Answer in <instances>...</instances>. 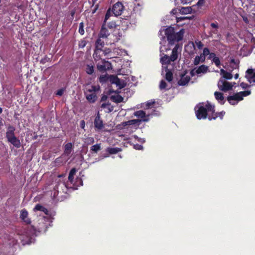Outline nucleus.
Here are the masks:
<instances>
[{
	"instance_id": "1",
	"label": "nucleus",
	"mask_w": 255,
	"mask_h": 255,
	"mask_svg": "<svg viewBox=\"0 0 255 255\" xmlns=\"http://www.w3.org/2000/svg\"><path fill=\"white\" fill-rule=\"evenodd\" d=\"M215 106L207 102L205 106L204 103H200L197 105L195 108L196 116L198 120L208 119L211 112L214 111Z\"/></svg>"
},
{
	"instance_id": "2",
	"label": "nucleus",
	"mask_w": 255,
	"mask_h": 255,
	"mask_svg": "<svg viewBox=\"0 0 255 255\" xmlns=\"http://www.w3.org/2000/svg\"><path fill=\"white\" fill-rule=\"evenodd\" d=\"M206 57L208 59L211 60L215 64H220V63L219 57L216 56L214 53L210 52L208 48H205L203 53L200 56L195 57L194 64H199L200 62H204Z\"/></svg>"
},
{
	"instance_id": "3",
	"label": "nucleus",
	"mask_w": 255,
	"mask_h": 255,
	"mask_svg": "<svg viewBox=\"0 0 255 255\" xmlns=\"http://www.w3.org/2000/svg\"><path fill=\"white\" fill-rule=\"evenodd\" d=\"M165 33L169 43L172 45L175 42H178L182 39L184 30L182 29L179 32L175 33L174 28L169 27L166 29Z\"/></svg>"
},
{
	"instance_id": "4",
	"label": "nucleus",
	"mask_w": 255,
	"mask_h": 255,
	"mask_svg": "<svg viewBox=\"0 0 255 255\" xmlns=\"http://www.w3.org/2000/svg\"><path fill=\"white\" fill-rule=\"evenodd\" d=\"M162 65V74L165 72V78L169 82H171L173 80V75H174L177 80L178 79V74L179 68L177 69L178 66L176 65Z\"/></svg>"
},
{
	"instance_id": "5",
	"label": "nucleus",
	"mask_w": 255,
	"mask_h": 255,
	"mask_svg": "<svg viewBox=\"0 0 255 255\" xmlns=\"http://www.w3.org/2000/svg\"><path fill=\"white\" fill-rule=\"evenodd\" d=\"M181 51L179 45L176 44L172 49L171 55H164L160 58V62L162 64H169L171 62H174L178 58Z\"/></svg>"
},
{
	"instance_id": "6",
	"label": "nucleus",
	"mask_w": 255,
	"mask_h": 255,
	"mask_svg": "<svg viewBox=\"0 0 255 255\" xmlns=\"http://www.w3.org/2000/svg\"><path fill=\"white\" fill-rule=\"evenodd\" d=\"M178 68H179L178 78H180V79L177 82L178 85H187L191 79L190 76L187 75L188 73L187 70H181V69L183 68L182 66L180 67V65H178Z\"/></svg>"
},
{
	"instance_id": "7",
	"label": "nucleus",
	"mask_w": 255,
	"mask_h": 255,
	"mask_svg": "<svg viewBox=\"0 0 255 255\" xmlns=\"http://www.w3.org/2000/svg\"><path fill=\"white\" fill-rule=\"evenodd\" d=\"M224 68L226 70L221 69V73L224 79L229 80L233 77V74H234L233 71H238L239 65H225Z\"/></svg>"
},
{
	"instance_id": "8",
	"label": "nucleus",
	"mask_w": 255,
	"mask_h": 255,
	"mask_svg": "<svg viewBox=\"0 0 255 255\" xmlns=\"http://www.w3.org/2000/svg\"><path fill=\"white\" fill-rule=\"evenodd\" d=\"M134 116L140 118V119H135L136 120H139V124L141 122H147L150 120V117L153 115V114H146L145 112L142 110L137 111L133 114Z\"/></svg>"
},
{
	"instance_id": "9",
	"label": "nucleus",
	"mask_w": 255,
	"mask_h": 255,
	"mask_svg": "<svg viewBox=\"0 0 255 255\" xmlns=\"http://www.w3.org/2000/svg\"><path fill=\"white\" fill-rule=\"evenodd\" d=\"M218 86L220 90L224 92L232 90L233 88V85L231 83L222 78H221L218 81Z\"/></svg>"
},
{
	"instance_id": "10",
	"label": "nucleus",
	"mask_w": 255,
	"mask_h": 255,
	"mask_svg": "<svg viewBox=\"0 0 255 255\" xmlns=\"http://www.w3.org/2000/svg\"><path fill=\"white\" fill-rule=\"evenodd\" d=\"M109 81L112 84H116L120 89L124 88L126 86V83L124 81L121 80L117 76H109Z\"/></svg>"
},
{
	"instance_id": "11",
	"label": "nucleus",
	"mask_w": 255,
	"mask_h": 255,
	"mask_svg": "<svg viewBox=\"0 0 255 255\" xmlns=\"http://www.w3.org/2000/svg\"><path fill=\"white\" fill-rule=\"evenodd\" d=\"M94 124L95 129L98 130H101L104 128V124L103 120L101 118L99 112H97L95 117Z\"/></svg>"
},
{
	"instance_id": "12",
	"label": "nucleus",
	"mask_w": 255,
	"mask_h": 255,
	"mask_svg": "<svg viewBox=\"0 0 255 255\" xmlns=\"http://www.w3.org/2000/svg\"><path fill=\"white\" fill-rule=\"evenodd\" d=\"M255 70L253 69H248L246 73V78L248 81L252 85H255Z\"/></svg>"
},
{
	"instance_id": "13",
	"label": "nucleus",
	"mask_w": 255,
	"mask_h": 255,
	"mask_svg": "<svg viewBox=\"0 0 255 255\" xmlns=\"http://www.w3.org/2000/svg\"><path fill=\"white\" fill-rule=\"evenodd\" d=\"M243 100L240 92L237 93L233 96H229L227 97V100L231 105H235L237 103L233 102V101H240Z\"/></svg>"
},
{
	"instance_id": "14",
	"label": "nucleus",
	"mask_w": 255,
	"mask_h": 255,
	"mask_svg": "<svg viewBox=\"0 0 255 255\" xmlns=\"http://www.w3.org/2000/svg\"><path fill=\"white\" fill-rule=\"evenodd\" d=\"M211 114H209L208 117V119L209 121H212V120H215L217 118H219L221 120L223 119L224 116L225 115V111H222L220 112H215V110L214 109V112H211Z\"/></svg>"
},
{
	"instance_id": "15",
	"label": "nucleus",
	"mask_w": 255,
	"mask_h": 255,
	"mask_svg": "<svg viewBox=\"0 0 255 255\" xmlns=\"http://www.w3.org/2000/svg\"><path fill=\"white\" fill-rule=\"evenodd\" d=\"M124 9V6L120 2L115 3L113 7V12L115 16L120 15Z\"/></svg>"
},
{
	"instance_id": "16",
	"label": "nucleus",
	"mask_w": 255,
	"mask_h": 255,
	"mask_svg": "<svg viewBox=\"0 0 255 255\" xmlns=\"http://www.w3.org/2000/svg\"><path fill=\"white\" fill-rule=\"evenodd\" d=\"M15 130V128L13 126L9 125L7 127V131L6 132V138H7V141L10 140V139L13 138V137H15L14 134Z\"/></svg>"
},
{
	"instance_id": "17",
	"label": "nucleus",
	"mask_w": 255,
	"mask_h": 255,
	"mask_svg": "<svg viewBox=\"0 0 255 255\" xmlns=\"http://www.w3.org/2000/svg\"><path fill=\"white\" fill-rule=\"evenodd\" d=\"M28 212L25 209L21 211L20 218L27 225L31 223L30 219L28 217Z\"/></svg>"
},
{
	"instance_id": "18",
	"label": "nucleus",
	"mask_w": 255,
	"mask_h": 255,
	"mask_svg": "<svg viewBox=\"0 0 255 255\" xmlns=\"http://www.w3.org/2000/svg\"><path fill=\"white\" fill-rule=\"evenodd\" d=\"M107 23H103L100 34L99 37L101 38H107L108 36L110 35V32L109 30L106 28Z\"/></svg>"
},
{
	"instance_id": "19",
	"label": "nucleus",
	"mask_w": 255,
	"mask_h": 255,
	"mask_svg": "<svg viewBox=\"0 0 255 255\" xmlns=\"http://www.w3.org/2000/svg\"><path fill=\"white\" fill-rule=\"evenodd\" d=\"M86 98L90 103H94L97 99V96L95 93H90L89 94L85 92Z\"/></svg>"
},
{
	"instance_id": "20",
	"label": "nucleus",
	"mask_w": 255,
	"mask_h": 255,
	"mask_svg": "<svg viewBox=\"0 0 255 255\" xmlns=\"http://www.w3.org/2000/svg\"><path fill=\"white\" fill-rule=\"evenodd\" d=\"M73 148V144L71 142H68L64 145V153L67 156H69Z\"/></svg>"
},
{
	"instance_id": "21",
	"label": "nucleus",
	"mask_w": 255,
	"mask_h": 255,
	"mask_svg": "<svg viewBox=\"0 0 255 255\" xmlns=\"http://www.w3.org/2000/svg\"><path fill=\"white\" fill-rule=\"evenodd\" d=\"M215 98L221 104H224L225 103L223 94L219 92L214 93Z\"/></svg>"
},
{
	"instance_id": "22",
	"label": "nucleus",
	"mask_w": 255,
	"mask_h": 255,
	"mask_svg": "<svg viewBox=\"0 0 255 255\" xmlns=\"http://www.w3.org/2000/svg\"><path fill=\"white\" fill-rule=\"evenodd\" d=\"M8 141L16 148L20 147L21 143L20 140L16 136L10 139Z\"/></svg>"
},
{
	"instance_id": "23",
	"label": "nucleus",
	"mask_w": 255,
	"mask_h": 255,
	"mask_svg": "<svg viewBox=\"0 0 255 255\" xmlns=\"http://www.w3.org/2000/svg\"><path fill=\"white\" fill-rule=\"evenodd\" d=\"M139 120H136L135 119L129 120L127 122H122L121 125L123 127H125L128 126L134 125L136 124H139Z\"/></svg>"
},
{
	"instance_id": "24",
	"label": "nucleus",
	"mask_w": 255,
	"mask_h": 255,
	"mask_svg": "<svg viewBox=\"0 0 255 255\" xmlns=\"http://www.w3.org/2000/svg\"><path fill=\"white\" fill-rule=\"evenodd\" d=\"M34 211H40L43 212L45 215H48V210L43 206L37 204L34 208Z\"/></svg>"
},
{
	"instance_id": "25",
	"label": "nucleus",
	"mask_w": 255,
	"mask_h": 255,
	"mask_svg": "<svg viewBox=\"0 0 255 255\" xmlns=\"http://www.w3.org/2000/svg\"><path fill=\"white\" fill-rule=\"evenodd\" d=\"M111 99L116 103H120L123 101L124 98L119 94L113 95L111 97Z\"/></svg>"
},
{
	"instance_id": "26",
	"label": "nucleus",
	"mask_w": 255,
	"mask_h": 255,
	"mask_svg": "<svg viewBox=\"0 0 255 255\" xmlns=\"http://www.w3.org/2000/svg\"><path fill=\"white\" fill-rule=\"evenodd\" d=\"M104 46V42L100 38H98L96 42V51L97 53L98 50H101Z\"/></svg>"
},
{
	"instance_id": "27",
	"label": "nucleus",
	"mask_w": 255,
	"mask_h": 255,
	"mask_svg": "<svg viewBox=\"0 0 255 255\" xmlns=\"http://www.w3.org/2000/svg\"><path fill=\"white\" fill-rule=\"evenodd\" d=\"M100 90V86L99 85H92L89 88H86V90L85 92H89L90 93H95Z\"/></svg>"
},
{
	"instance_id": "28",
	"label": "nucleus",
	"mask_w": 255,
	"mask_h": 255,
	"mask_svg": "<svg viewBox=\"0 0 255 255\" xmlns=\"http://www.w3.org/2000/svg\"><path fill=\"white\" fill-rule=\"evenodd\" d=\"M112 65H97L98 69L101 72H105L112 69Z\"/></svg>"
},
{
	"instance_id": "29",
	"label": "nucleus",
	"mask_w": 255,
	"mask_h": 255,
	"mask_svg": "<svg viewBox=\"0 0 255 255\" xmlns=\"http://www.w3.org/2000/svg\"><path fill=\"white\" fill-rule=\"evenodd\" d=\"M180 12L182 14H186L191 13L192 11L191 7H182L179 9Z\"/></svg>"
},
{
	"instance_id": "30",
	"label": "nucleus",
	"mask_w": 255,
	"mask_h": 255,
	"mask_svg": "<svg viewBox=\"0 0 255 255\" xmlns=\"http://www.w3.org/2000/svg\"><path fill=\"white\" fill-rule=\"evenodd\" d=\"M77 170L75 168H73L70 171L69 176H68V180L72 183L73 182L74 176Z\"/></svg>"
},
{
	"instance_id": "31",
	"label": "nucleus",
	"mask_w": 255,
	"mask_h": 255,
	"mask_svg": "<svg viewBox=\"0 0 255 255\" xmlns=\"http://www.w3.org/2000/svg\"><path fill=\"white\" fill-rule=\"evenodd\" d=\"M121 149L118 147H108L107 149V151L111 154H116L120 152Z\"/></svg>"
},
{
	"instance_id": "32",
	"label": "nucleus",
	"mask_w": 255,
	"mask_h": 255,
	"mask_svg": "<svg viewBox=\"0 0 255 255\" xmlns=\"http://www.w3.org/2000/svg\"><path fill=\"white\" fill-rule=\"evenodd\" d=\"M207 69L208 67L205 66V65H201V66L196 71V73L198 74L202 73H204L207 71Z\"/></svg>"
},
{
	"instance_id": "33",
	"label": "nucleus",
	"mask_w": 255,
	"mask_h": 255,
	"mask_svg": "<svg viewBox=\"0 0 255 255\" xmlns=\"http://www.w3.org/2000/svg\"><path fill=\"white\" fill-rule=\"evenodd\" d=\"M101 149L100 144H96L91 147L90 150L92 153H97Z\"/></svg>"
},
{
	"instance_id": "34",
	"label": "nucleus",
	"mask_w": 255,
	"mask_h": 255,
	"mask_svg": "<svg viewBox=\"0 0 255 255\" xmlns=\"http://www.w3.org/2000/svg\"><path fill=\"white\" fill-rule=\"evenodd\" d=\"M111 104L108 102L107 103H103L101 107L103 109L107 108L109 110L108 112H111L113 110V108L112 107H110Z\"/></svg>"
},
{
	"instance_id": "35",
	"label": "nucleus",
	"mask_w": 255,
	"mask_h": 255,
	"mask_svg": "<svg viewBox=\"0 0 255 255\" xmlns=\"http://www.w3.org/2000/svg\"><path fill=\"white\" fill-rule=\"evenodd\" d=\"M99 82L101 83H104L106 82L107 81L109 80V76H108L107 74L105 75H101L99 77Z\"/></svg>"
},
{
	"instance_id": "36",
	"label": "nucleus",
	"mask_w": 255,
	"mask_h": 255,
	"mask_svg": "<svg viewBox=\"0 0 255 255\" xmlns=\"http://www.w3.org/2000/svg\"><path fill=\"white\" fill-rule=\"evenodd\" d=\"M86 72L88 74H92L94 72V67L93 65H87V68L86 69Z\"/></svg>"
},
{
	"instance_id": "37",
	"label": "nucleus",
	"mask_w": 255,
	"mask_h": 255,
	"mask_svg": "<svg viewBox=\"0 0 255 255\" xmlns=\"http://www.w3.org/2000/svg\"><path fill=\"white\" fill-rule=\"evenodd\" d=\"M111 12L110 9H109L107 10V11L106 13L103 23H106L107 20L109 18V17L111 16Z\"/></svg>"
},
{
	"instance_id": "38",
	"label": "nucleus",
	"mask_w": 255,
	"mask_h": 255,
	"mask_svg": "<svg viewBox=\"0 0 255 255\" xmlns=\"http://www.w3.org/2000/svg\"><path fill=\"white\" fill-rule=\"evenodd\" d=\"M107 26L110 29H113L116 27V23L114 21H110L107 23Z\"/></svg>"
},
{
	"instance_id": "39",
	"label": "nucleus",
	"mask_w": 255,
	"mask_h": 255,
	"mask_svg": "<svg viewBox=\"0 0 255 255\" xmlns=\"http://www.w3.org/2000/svg\"><path fill=\"white\" fill-rule=\"evenodd\" d=\"M167 87V84L164 80H161L159 85V88L160 90L165 89Z\"/></svg>"
},
{
	"instance_id": "40",
	"label": "nucleus",
	"mask_w": 255,
	"mask_h": 255,
	"mask_svg": "<svg viewBox=\"0 0 255 255\" xmlns=\"http://www.w3.org/2000/svg\"><path fill=\"white\" fill-rule=\"evenodd\" d=\"M84 24L83 22H81L79 24V32L83 35L84 33Z\"/></svg>"
},
{
	"instance_id": "41",
	"label": "nucleus",
	"mask_w": 255,
	"mask_h": 255,
	"mask_svg": "<svg viewBox=\"0 0 255 255\" xmlns=\"http://www.w3.org/2000/svg\"><path fill=\"white\" fill-rule=\"evenodd\" d=\"M195 43L196 44L197 47L198 49H201L203 48L204 45L199 40H195Z\"/></svg>"
},
{
	"instance_id": "42",
	"label": "nucleus",
	"mask_w": 255,
	"mask_h": 255,
	"mask_svg": "<svg viewBox=\"0 0 255 255\" xmlns=\"http://www.w3.org/2000/svg\"><path fill=\"white\" fill-rule=\"evenodd\" d=\"M64 91H65V89L62 88L61 89L58 90L56 91L55 94H56V95L61 96L63 94Z\"/></svg>"
},
{
	"instance_id": "43",
	"label": "nucleus",
	"mask_w": 255,
	"mask_h": 255,
	"mask_svg": "<svg viewBox=\"0 0 255 255\" xmlns=\"http://www.w3.org/2000/svg\"><path fill=\"white\" fill-rule=\"evenodd\" d=\"M240 93L241 94L243 98L244 97H246V96L250 95L251 94V91L248 90V91L240 92Z\"/></svg>"
},
{
	"instance_id": "44",
	"label": "nucleus",
	"mask_w": 255,
	"mask_h": 255,
	"mask_svg": "<svg viewBox=\"0 0 255 255\" xmlns=\"http://www.w3.org/2000/svg\"><path fill=\"white\" fill-rule=\"evenodd\" d=\"M211 26L212 28L216 29V30L213 31V32L215 33H217V29L218 28V24L217 23H212L211 24Z\"/></svg>"
},
{
	"instance_id": "45",
	"label": "nucleus",
	"mask_w": 255,
	"mask_h": 255,
	"mask_svg": "<svg viewBox=\"0 0 255 255\" xmlns=\"http://www.w3.org/2000/svg\"><path fill=\"white\" fill-rule=\"evenodd\" d=\"M133 148L136 150H141L143 148V146L140 144L136 143L133 145Z\"/></svg>"
},
{
	"instance_id": "46",
	"label": "nucleus",
	"mask_w": 255,
	"mask_h": 255,
	"mask_svg": "<svg viewBox=\"0 0 255 255\" xmlns=\"http://www.w3.org/2000/svg\"><path fill=\"white\" fill-rule=\"evenodd\" d=\"M240 86L244 89H246L251 86L250 85H249L248 84L244 82H242L240 84Z\"/></svg>"
},
{
	"instance_id": "47",
	"label": "nucleus",
	"mask_w": 255,
	"mask_h": 255,
	"mask_svg": "<svg viewBox=\"0 0 255 255\" xmlns=\"http://www.w3.org/2000/svg\"><path fill=\"white\" fill-rule=\"evenodd\" d=\"M155 104L154 101H148L146 104V106L147 108H149L151 106Z\"/></svg>"
},
{
	"instance_id": "48",
	"label": "nucleus",
	"mask_w": 255,
	"mask_h": 255,
	"mask_svg": "<svg viewBox=\"0 0 255 255\" xmlns=\"http://www.w3.org/2000/svg\"><path fill=\"white\" fill-rule=\"evenodd\" d=\"M205 2V0H199L197 3V5L198 6H202L204 4Z\"/></svg>"
},
{
	"instance_id": "49",
	"label": "nucleus",
	"mask_w": 255,
	"mask_h": 255,
	"mask_svg": "<svg viewBox=\"0 0 255 255\" xmlns=\"http://www.w3.org/2000/svg\"><path fill=\"white\" fill-rule=\"evenodd\" d=\"M86 45V41H82L80 42V43L79 44V46L81 48H83Z\"/></svg>"
},
{
	"instance_id": "50",
	"label": "nucleus",
	"mask_w": 255,
	"mask_h": 255,
	"mask_svg": "<svg viewBox=\"0 0 255 255\" xmlns=\"http://www.w3.org/2000/svg\"><path fill=\"white\" fill-rule=\"evenodd\" d=\"M108 96L106 95H103L101 98V102L106 101L107 100Z\"/></svg>"
},
{
	"instance_id": "51",
	"label": "nucleus",
	"mask_w": 255,
	"mask_h": 255,
	"mask_svg": "<svg viewBox=\"0 0 255 255\" xmlns=\"http://www.w3.org/2000/svg\"><path fill=\"white\" fill-rule=\"evenodd\" d=\"M80 127L82 128H84L85 126V122L84 120H82L80 121Z\"/></svg>"
},
{
	"instance_id": "52",
	"label": "nucleus",
	"mask_w": 255,
	"mask_h": 255,
	"mask_svg": "<svg viewBox=\"0 0 255 255\" xmlns=\"http://www.w3.org/2000/svg\"><path fill=\"white\" fill-rule=\"evenodd\" d=\"M181 3H182L183 4H186L190 2V0H180Z\"/></svg>"
},
{
	"instance_id": "53",
	"label": "nucleus",
	"mask_w": 255,
	"mask_h": 255,
	"mask_svg": "<svg viewBox=\"0 0 255 255\" xmlns=\"http://www.w3.org/2000/svg\"><path fill=\"white\" fill-rule=\"evenodd\" d=\"M88 141H89L90 143H93L94 142V139L93 137H90L88 138Z\"/></svg>"
},
{
	"instance_id": "54",
	"label": "nucleus",
	"mask_w": 255,
	"mask_h": 255,
	"mask_svg": "<svg viewBox=\"0 0 255 255\" xmlns=\"http://www.w3.org/2000/svg\"><path fill=\"white\" fill-rule=\"evenodd\" d=\"M134 137L135 139H137V140L139 142H142V139L141 138H138V136L136 135H134Z\"/></svg>"
},
{
	"instance_id": "55",
	"label": "nucleus",
	"mask_w": 255,
	"mask_h": 255,
	"mask_svg": "<svg viewBox=\"0 0 255 255\" xmlns=\"http://www.w3.org/2000/svg\"><path fill=\"white\" fill-rule=\"evenodd\" d=\"M190 75L192 76H193L194 75H195V73H194V70H192L190 72Z\"/></svg>"
},
{
	"instance_id": "56",
	"label": "nucleus",
	"mask_w": 255,
	"mask_h": 255,
	"mask_svg": "<svg viewBox=\"0 0 255 255\" xmlns=\"http://www.w3.org/2000/svg\"><path fill=\"white\" fill-rule=\"evenodd\" d=\"M238 77H239V74H238V73H236L235 74V78L236 79H238Z\"/></svg>"
},
{
	"instance_id": "57",
	"label": "nucleus",
	"mask_w": 255,
	"mask_h": 255,
	"mask_svg": "<svg viewBox=\"0 0 255 255\" xmlns=\"http://www.w3.org/2000/svg\"><path fill=\"white\" fill-rule=\"evenodd\" d=\"M231 63L232 64H237V62H236L235 61V59H231Z\"/></svg>"
},
{
	"instance_id": "58",
	"label": "nucleus",
	"mask_w": 255,
	"mask_h": 255,
	"mask_svg": "<svg viewBox=\"0 0 255 255\" xmlns=\"http://www.w3.org/2000/svg\"><path fill=\"white\" fill-rule=\"evenodd\" d=\"M2 125V120L0 118V126Z\"/></svg>"
},
{
	"instance_id": "59",
	"label": "nucleus",
	"mask_w": 255,
	"mask_h": 255,
	"mask_svg": "<svg viewBox=\"0 0 255 255\" xmlns=\"http://www.w3.org/2000/svg\"><path fill=\"white\" fill-rule=\"evenodd\" d=\"M2 112V109L0 107V114H1Z\"/></svg>"
},
{
	"instance_id": "60",
	"label": "nucleus",
	"mask_w": 255,
	"mask_h": 255,
	"mask_svg": "<svg viewBox=\"0 0 255 255\" xmlns=\"http://www.w3.org/2000/svg\"><path fill=\"white\" fill-rule=\"evenodd\" d=\"M79 180H80V182L81 183V185H83V181H82V180L81 179H80Z\"/></svg>"
},
{
	"instance_id": "61",
	"label": "nucleus",
	"mask_w": 255,
	"mask_h": 255,
	"mask_svg": "<svg viewBox=\"0 0 255 255\" xmlns=\"http://www.w3.org/2000/svg\"><path fill=\"white\" fill-rule=\"evenodd\" d=\"M63 177V174H61V175H58V177Z\"/></svg>"
},
{
	"instance_id": "62",
	"label": "nucleus",
	"mask_w": 255,
	"mask_h": 255,
	"mask_svg": "<svg viewBox=\"0 0 255 255\" xmlns=\"http://www.w3.org/2000/svg\"><path fill=\"white\" fill-rule=\"evenodd\" d=\"M252 40L254 42H255V38H253Z\"/></svg>"
},
{
	"instance_id": "63",
	"label": "nucleus",
	"mask_w": 255,
	"mask_h": 255,
	"mask_svg": "<svg viewBox=\"0 0 255 255\" xmlns=\"http://www.w3.org/2000/svg\"><path fill=\"white\" fill-rule=\"evenodd\" d=\"M192 45L194 47H195V45H194V42H192Z\"/></svg>"
},
{
	"instance_id": "64",
	"label": "nucleus",
	"mask_w": 255,
	"mask_h": 255,
	"mask_svg": "<svg viewBox=\"0 0 255 255\" xmlns=\"http://www.w3.org/2000/svg\"><path fill=\"white\" fill-rule=\"evenodd\" d=\"M246 48L244 47L242 49L241 51H243V50L245 49Z\"/></svg>"
}]
</instances>
